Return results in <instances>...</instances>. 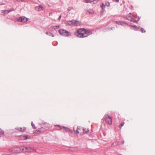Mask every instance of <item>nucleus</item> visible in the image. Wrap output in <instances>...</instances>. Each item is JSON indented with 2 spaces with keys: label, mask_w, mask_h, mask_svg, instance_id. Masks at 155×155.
<instances>
[{
  "label": "nucleus",
  "mask_w": 155,
  "mask_h": 155,
  "mask_svg": "<svg viewBox=\"0 0 155 155\" xmlns=\"http://www.w3.org/2000/svg\"><path fill=\"white\" fill-rule=\"evenodd\" d=\"M77 32L78 33V37L80 38L86 37L91 34L89 30L83 28L79 29Z\"/></svg>",
  "instance_id": "obj_1"
},
{
  "label": "nucleus",
  "mask_w": 155,
  "mask_h": 155,
  "mask_svg": "<svg viewBox=\"0 0 155 155\" xmlns=\"http://www.w3.org/2000/svg\"><path fill=\"white\" fill-rule=\"evenodd\" d=\"M73 130L74 133L76 134L81 135L83 134V130L80 127L75 126L74 127Z\"/></svg>",
  "instance_id": "obj_2"
},
{
  "label": "nucleus",
  "mask_w": 155,
  "mask_h": 155,
  "mask_svg": "<svg viewBox=\"0 0 155 155\" xmlns=\"http://www.w3.org/2000/svg\"><path fill=\"white\" fill-rule=\"evenodd\" d=\"M66 24L69 25H80V23L78 21L72 20L71 21H67Z\"/></svg>",
  "instance_id": "obj_3"
},
{
  "label": "nucleus",
  "mask_w": 155,
  "mask_h": 155,
  "mask_svg": "<svg viewBox=\"0 0 155 155\" xmlns=\"http://www.w3.org/2000/svg\"><path fill=\"white\" fill-rule=\"evenodd\" d=\"M104 119L106 122L109 125H111L112 124V118L108 115L104 116Z\"/></svg>",
  "instance_id": "obj_4"
},
{
  "label": "nucleus",
  "mask_w": 155,
  "mask_h": 155,
  "mask_svg": "<svg viewBox=\"0 0 155 155\" xmlns=\"http://www.w3.org/2000/svg\"><path fill=\"white\" fill-rule=\"evenodd\" d=\"M59 32L60 34L63 36H67L69 35V32L65 30L61 29L59 30Z\"/></svg>",
  "instance_id": "obj_5"
},
{
  "label": "nucleus",
  "mask_w": 155,
  "mask_h": 155,
  "mask_svg": "<svg viewBox=\"0 0 155 155\" xmlns=\"http://www.w3.org/2000/svg\"><path fill=\"white\" fill-rule=\"evenodd\" d=\"M25 149L26 150H25V151H27L28 152L35 151V150H34L33 148L30 147H23V149H22L23 150H24Z\"/></svg>",
  "instance_id": "obj_6"
},
{
  "label": "nucleus",
  "mask_w": 155,
  "mask_h": 155,
  "mask_svg": "<svg viewBox=\"0 0 155 155\" xmlns=\"http://www.w3.org/2000/svg\"><path fill=\"white\" fill-rule=\"evenodd\" d=\"M30 137L28 135H21L19 137V139L25 140L30 138Z\"/></svg>",
  "instance_id": "obj_7"
},
{
  "label": "nucleus",
  "mask_w": 155,
  "mask_h": 155,
  "mask_svg": "<svg viewBox=\"0 0 155 155\" xmlns=\"http://www.w3.org/2000/svg\"><path fill=\"white\" fill-rule=\"evenodd\" d=\"M18 20L20 21L25 22L28 21V19L27 18L25 17H21L19 18Z\"/></svg>",
  "instance_id": "obj_8"
},
{
  "label": "nucleus",
  "mask_w": 155,
  "mask_h": 155,
  "mask_svg": "<svg viewBox=\"0 0 155 155\" xmlns=\"http://www.w3.org/2000/svg\"><path fill=\"white\" fill-rule=\"evenodd\" d=\"M17 130L21 132H24L26 130V128L23 126L20 127H17L16 128Z\"/></svg>",
  "instance_id": "obj_9"
},
{
  "label": "nucleus",
  "mask_w": 155,
  "mask_h": 155,
  "mask_svg": "<svg viewBox=\"0 0 155 155\" xmlns=\"http://www.w3.org/2000/svg\"><path fill=\"white\" fill-rule=\"evenodd\" d=\"M58 127H59L60 129H63L66 132L69 131H70V130L69 128H67L66 127H62L61 126L59 125H57Z\"/></svg>",
  "instance_id": "obj_10"
},
{
  "label": "nucleus",
  "mask_w": 155,
  "mask_h": 155,
  "mask_svg": "<svg viewBox=\"0 0 155 155\" xmlns=\"http://www.w3.org/2000/svg\"><path fill=\"white\" fill-rule=\"evenodd\" d=\"M43 7L41 5H39L36 8V9L38 11H40L43 9Z\"/></svg>",
  "instance_id": "obj_11"
},
{
  "label": "nucleus",
  "mask_w": 155,
  "mask_h": 155,
  "mask_svg": "<svg viewBox=\"0 0 155 155\" xmlns=\"http://www.w3.org/2000/svg\"><path fill=\"white\" fill-rule=\"evenodd\" d=\"M95 1H96V0H85L84 2L86 3H91L92 2H94Z\"/></svg>",
  "instance_id": "obj_12"
},
{
  "label": "nucleus",
  "mask_w": 155,
  "mask_h": 155,
  "mask_svg": "<svg viewBox=\"0 0 155 155\" xmlns=\"http://www.w3.org/2000/svg\"><path fill=\"white\" fill-rule=\"evenodd\" d=\"M46 34L48 35H49V36H51L52 37H54V35L52 34L50 32H46Z\"/></svg>",
  "instance_id": "obj_13"
},
{
  "label": "nucleus",
  "mask_w": 155,
  "mask_h": 155,
  "mask_svg": "<svg viewBox=\"0 0 155 155\" xmlns=\"http://www.w3.org/2000/svg\"><path fill=\"white\" fill-rule=\"evenodd\" d=\"M82 129L83 130V134H84V133H86V132H87L88 131V130L87 129H84V128L83 129L82 128Z\"/></svg>",
  "instance_id": "obj_14"
},
{
  "label": "nucleus",
  "mask_w": 155,
  "mask_h": 155,
  "mask_svg": "<svg viewBox=\"0 0 155 155\" xmlns=\"http://www.w3.org/2000/svg\"><path fill=\"white\" fill-rule=\"evenodd\" d=\"M31 125L33 129H35L36 128V127H35V124L33 123V122L31 123Z\"/></svg>",
  "instance_id": "obj_15"
},
{
  "label": "nucleus",
  "mask_w": 155,
  "mask_h": 155,
  "mask_svg": "<svg viewBox=\"0 0 155 155\" xmlns=\"http://www.w3.org/2000/svg\"><path fill=\"white\" fill-rule=\"evenodd\" d=\"M88 12L89 14H92L93 13V11L92 10H90L88 11Z\"/></svg>",
  "instance_id": "obj_16"
},
{
  "label": "nucleus",
  "mask_w": 155,
  "mask_h": 155,
  "mask_svg": "<svg viewBox=\"0 0 155 155\" xmlns=\"http://www.w3.org/2000/svg\"><path fill=\"white\" fill-rule=\"evenodd\" d=\"M141 31L142 33H145L146 32L145 30L142 28H141Z\"/></svg>",
  "instance_id": "obj_17"
},
{
  "label": "nucleus",
  "mask_w": 155,
  "mask_h": 155,
  "mask_svg": "<svg viewBox=\"0 0 155 155\" xmlns=\"http://www.w3.org/2000/svg\"><path fill=\"white\" fill-rule=\"evenodd\" d=\"M124 122H123L122 123L120 124V129H121V127L124 126Z\"/></svg>",
  "instance_id": "obj_18"
},
{
  "label": "nucleus",
  "mask_w": 155,
  "mask_h": 155,
  "mask_svg": "<svg viewBox=\"0 0 155 155\" xmlns=\"http://www.w3.org/2000/svg\"><path fill=\"white\" fill-rule=\"evenodd\" d=\"M4 134V132L2 130L0 129V135H2Z\"/></svg>",
  "instance_id": "obj_19"
},
{
  "label": "nucleus",
  "mask_w": 155,
  "mask_h": 155,
  "mask_svg": "<svg viewBox=\"0 0 155 155\" xmlns=\"http://www.w3.org/2000/svg\"><path fill=\"white\" fill-rule=\"evenodd\" d=\"M9 11H8L7 10L6 11H4L2 12L4 14H5V13H8L9 12Z\"/></svg>",
  "instance_id": "obj_20"
},
{
  "label": "nucleus",
  "mask_w": 155,
  "mask_h": 155,
  "mask_svg": "<svg viewBox=\"0 0 155 155\" xmlns=\"http://www.w3.org/2000/svg\"><path fill=\"white\" fill-rule=\"evenodd\" d=\"M105 5L104 4H102V5L101 6V7L102 8H103V9L104 8H105Z\"/></svg>",
  "instance_id": "obj_21"
},
{
  "label": "nucleus",
  "mask_w": 155,
  "mask_h": 155,
  "mask_svg": "<svg viewBox=\"0 0 155 155\" xmlns=\"http://www.w3.org/2000/svg\"><path fill=\"white\" fill-rule=\"evenodd\" d=\"M116 23L118 25H120L121 24L120 22V21H116Z\"/></svg>",
  "instance_id": "obj_22"
},
{
  "label": "nucleus",
  "mask_w": 155,
  "mask_h": 155,
  "mask_svg": "<svg viewBox=\"0 0 155 155\" xmlns=\"http://www.w3.org/2000/svg\"><path fill=\"white\" fill-rule=\"evenodd\" d=\"M106 5L107 6H110V3L109 2H107V3H106Z\"/></svg>",
  "instance_id": "obj_23"
},
{
  "label": "nucleus",
  "mask_w": 155,
  "mask_h": 155,
  "mask_svg": "<svg viewBox=\"0 0 155 155\" xmlns=\"http://www.w3.org/2000/svg\"><path fill=\"white\" fill-rule=\"evenodd\" d=\"M59 28V26H55L54 27V29H56V28Z\"/></svg>",
  "instance_id": "obj_24"
},
{
  "label": "nucleus",
  "mask_w": 155,
  "mask_h": 155,
  "mask_svg": "<svg viewBox=\"0 0 155 155\" xmlns=\"http://www.w3.org/2000/svg\"><path fill=\"white\" fill-rule=\"evenodd\" d=\"M114 1L115 2H118V1H119V0H114Z\"/></svg>",
  "instance_id": "obj_25"
},
{
  "label": "nucleus",
  "mask_w": 155,
  "mask_h": 155,
  "mask_svg": "<svg viewBox=\"0 0 155 155\" xmlns=\"http://www.w3.org/2000/svg\"><path fill=\"white\" fill-rule=\"evenodd\" d=\"M61 16H60L59 17V20L61 18Z\"/></svg>",
  "instance_id": "obj_26"
}]
</instances>
